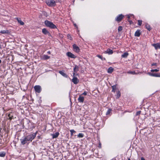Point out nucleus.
I'll return each mask as SVG.
<instances>
[{
  "instance_id": "obj_1",
  "label": "nucleus",
  "mask_w": 160,
  "mask_h": 160,
  "mask_svg": "<svg viewBox=\"0 0 160 160\" xmlns=\"http://www.w3.org/2000/svg\"><path fill=\"white\" fill-rule=\"evenodd\" d=\"M37 134V132L35 133H31L28 135L26 136V137L27 138V140H28V141L32 142L36 137Z\"/></svg>"
},
{
  "instance_id": "obj_23",
  "label": "nucleus",
  "mask_w": 160,
  "mask_h": 160,
  "mask_svg": "<svg viewBox=\"0 0 160 160\" xmlns=\"http://www.w3.org/2000/svg\"><path fill=\"white\" fill-rule=\"evenodd\" d=\"M112 111V110L110 108L108 109V111L106 112V115H110Z\"/></svg>"
},
{
  "instance_id": "obj_8",
  "label": "nucleus",
  "mask_w": 160,
  "mask_h": 160,
  "mask_svg": "<svg viewBox=\"0 0 160 160\" xmlns=\"http://www.w3.org/2000/svg\"><path fill=\"white\" fill-rule=\"evenodd\" d=\"M73 48L74 51L77 52H79L80 49L75 44H74L73 45Z\"/></svg>"
},
{
  "instance_id": "obj_42",
  "label": "nucleus",
  "mask_w": 160,
  "mask_h": 160,
  "mask_svg": "<svg viewBox=\"0 0 160 160\" xmlns=\"http://www.w3.org/2000/svg\"><path fill=\"white\" fill-rule=\"evenodd\" d=\"M48 54H50V51H48Z\"/></svg>"
},
{
  "instance_id": "obj_14",
  "label": "nucleus",
  "mask_w": 160,
  "mask_h": 160,
  "mask_svg": "<svg viewBox=\"0 0 160 160\" xmlns=\"http://www.w3.org/2000/svg\"><path fill=\"white\" fill-rule=\"evenodd\" d=\"M50 58V56H48L47 55H44L42 57V58L43 60H46Z\"/></svg>"
},
{
  "instance_id": "obj_27",
  "label": "nucleus",
  "mask_w": 160,
  "mask_h": 160,
  "mask_svg": "<svg viewBox=\"0 0 160 160\" xmlns=\"http://www.w3.org/2000/svg\"><path fill=\"white\" fill-rule=\"evenodd\" d=\"M0 32L2 33H8V30H2Z\"/></svg>"
},
{
  "instance_id": "obj_10",
  "label": "nucleus",
  "mask_w": 160,
  "mask_h": 160,
  "mask_svg": "<svg viewBox=\"0 0 160 160\" xmlns=\"http://www.w3.org/2000/svg\"><path fill=\"white\" fill-rule=\"evenodd\" d=\"M104 53H108L109 54H111L113 53V51L112 50L110 49H108L107 50L104 51Z\"/></svg>"
},
{
  "instance_id": "obj_18",
  "label": "nucleus",
  "mask_w": 160,
  "mask_h": 160,
  "mask_svg": "<svg viewBox=\"0 0 160 160\" xmlns=\"http://www.w3.org/2000/svg\"><path fill=\"white\" fill-rule=\"evenodd\" d=\"M113 71V68L112 67H109L108 70V73H111Z\"/></svg>"
},
{
  "instance_id": "obj_43",
  "label": "nucleus",
  "mask_w": 160,
  "mask_h": 160,
  "mask_svg": "<svg viewBox=\"0 0 160 160\" xmlns=\"http://www.w3.org/2000/svg\"><path fill=\"white\" fill-rule=\"evenodd\" d=\"M117 95L118 96H120V94L119 93H118L117 94Z\"/></svg>"
},
{
  "instance_id": "obj_39",
  "label": "nucleus",
  "mask_w": 160,
  "mask_h": 160,
  "mask_svg": "<svg viewBox=\"0 0 160 160\" xmlns=\"http://www.w3.org/2000/svg\"><path fill=\"white\" fill-rule=\"evenodd\" d=\"M141 160H145V159L143 158L142 157L141 158Z\"/></svg>"
},
{
  "instance_id": "obj_37",
  "label": "nucleus",
  "mask_w": 160,
  "mask_h": 160,
  "mask_svg": "<svg viewBox=\"0 0 160 160\" xmlns=\"http://www.w3.org/2000/svg\"><path fill=\"white\" fill-rule=\"evenodd\" d=\"M97 56V57H98L99 58H101V59H102V57L101 56H100V55H98Z\"/></svg>"
},
{
  "instance_id": "obj_44",
  "label": "nucleus",
  "mask_w": 160,
  "mask_h": 160,
  "mask_svg": "<svg viewBox=\"0 0 160 160\" xmlns=\"http://www.w3.org/2000/svg\"><path fill=\"white\" fill-rule=\"evenodd\" d=\"M120 28H121V30H122V27H121Z\"/></svg>"
},
{
  "instance_id": "obj_5",
  "label": "nucleus",
  "mask_w": 160,
  "mask_h": 160,
  "mask_svg": "<svg viewBox=\"0 0 160 160\" xmlns=\"http://www.w3.org/2000/svg\"><path fill=\"white\" fill-rule=\"evenodd\" d=\"M34 88L36 92L39 93L41 92V88L40 86L36 85L34 87Z\"/></svg>"
},
{
  "instance_id": "obj_41",
  "label": "nucleus",
  "mask_w": 160,
  "mask_h": 160,
  "mask_svg": "<svg viewBox=\"0 0 160 160\" xmlns=\"http://www.w3.org/2000/svg\"><path fill=\"white\" fill-rule=\"evenodd\" d=\"M115 86H114H114H112V87L113 89H114V88H115Z\"/></svg>"
},
{
  "instance_id": "obj_38",
  "label": "nucleus",
  "mask_w": 160,
  "mask_h": 160,
  "mask_svg": "<svg viewBox=\"0 0 160 160\" xmlns=\"http://www.w3.org/2000/svg\"><path fill=\"white\" fill-rule=\"evenodd\" d=\"M124 16L122 14H121V19L122 18H123Z\"/></svg>"
},
{
  "instance_id": "obj_3",
  "label": "nucleus",
  "mask_w": 160,
  "mask_h": 160,
  "mask_svg": "<svg viewBox=\"0 0 160 160\" xmlns=\"http://www.w3.org/2000/svg\"><path fill=\"white\" fill-rule=\"evenodd\" d=\"M79 70V67L77 65H75L73 71L74 72L73 73V78L72 80H78V78L77 77H76V75H77V74H76L77 72Z\"/></svg>"
},
{
  "instance_id": "obj_21",
  "label": "nucleus",
  "mask_w": 160,
  "mask_h": 160,
  "mask_svg": "<svg viewBox=\"0 0 160 160\" xmlns=\"http://www.w3.org/2000/svg\"><path fill=\"white\" fill-rule=\"evenodd\" d=\"M128 74H137V73L135 72V71H129L128 72Z\"/></svg>"
},
{
  "instance_id": "obj_35",
  "label": "nucleus",
  "mask_w": 160,
  "mask_h": 160,
  "mask_svg": "<svg viewBox=\"0 0 160 160\" xmlns=\"http://www.w3.org/2000/svg\"><path fill=\"white\" fill-rule=\"evenodd\" d=\"M157 64L156 63H153L152 64V66H157Z\"/></svg>"
},
{
  "instance_id": "obj_31",
  "label": "nucleus",
  "mask_w": 160,
  "mask_h": 160,
  "mask_svg": "<svg viewBox=\"0 0 160 160\" xmlns=\"http://www.w3.org/2000/svg\"><path fill=\"white\" fill-rule=\"evenodd\" d=\"M116 20L118 21H120V15H118Z\"/></svg>"
},
{
  "instance_id": "obj_46",
  "label": "nucleus",
  "mask_w": 160,
  "mask_h": 160,
  "mask_svg": "<svg viewBox=\"0 0 160 160\" xmlns=\"http://www.w3.org/2000/svg\"><path fill=\"white\" fill-rule=\"evenodd\" d=\"M132 22V21H130V24H131Z\"/></svg>"
},
{
  "instance_id": "obj_45",
  "label": "nucleus",
  "mask_w": 160,
  "mask_h": 160,
  "mask_svg": "<svg viewBox=\"0 0 160 160\" xmlns=\"http://www.w3.org/2000/svg\"><path fill=\"white\" fill-rule=\"evenodd\" d=\"M74 26H75V27H76L77 26V25H76V24H74Z\"/></svg>"
},
{
  "instance_id": "obj_47",
  "label": "nucleus",
  "mask_w": 160,
  "mask_h": 160,
  "mask_svg": "<svg viewBox=\"0 0 160 160\" xmlns=\"http://www.w3.org/2000/svg\"><path fill=\"white\" fill-rule=\"evenodd\" d=\"M1 60L0 59V63H1Z\"/></svg>"
},
{
  "instance_id": "obj_48",
  "label": "nucleus",
  "mask_w": 160,
  "mask_h": 160,
  "mask_svg": "<svg viewBox=\"0 0 160 160\" xmlns=\"http://www.w3.org/2000/svg\"><path fill=\"white\" fill-rule=\"evenodd\" d=\"M128 160H131L129 158V159H128Z\"/></svg>"
},
{
  "instance_id": "obj_15",
  "label": "nucleus",
  "mask_w": 160,
  "mask_h": 160,
  "mask_svg": "<svg viewBox=\"0 0 160 160\" xmlns=\"http://www.w3.org/2000/svg\"><path fill=\"white\" fill-rule=\"evenodd\" d=\"M42 32L45 34H50V33L46 28H43L42 29Z\"/></svg>"
},
{
  "instance_id": "obj_32",
  "label": "nucleus",
  "mask_w": 160,
  "mask_h": 160,
  "mask_svg": "<svg viewBox=\"0 0 160 160\" xmlns=\"http://www.w3.org/2000/svg\"><path fill=\"white\" fill-rule=\"evenodd\" d=\"M72 81L75 84H77L79 82V81Z\"/></svg>"
},
{
  "instance_id": "obj_24",
  "label": "nucleus",
  "mask_w": 160,
  "mask_h": 160,
  "mask_svg": "<svg viewBox=\"0 0 160 160\" xmlns=\"http://www.w3.org/2000/svg\"><path fill=\"white\" fill-rule=\"evenodd\" d=\"M6 155V153L4 152H2L0 153V157H4Z\"/></svg>"
},
{
  "instance_id": "obj_30",
  "label": "nucleus",
  "mask_w": 160,
  "mask_h": 160,
  "mask_svg": "<svg viewBox=\"0 0 160 160\" xmlns=\"http://www.w3.org/2000/svg\"><path fill=\"white\" fill-rule=\"evenodd\" d=\"M138 25L140 26L142 24V21L141 20H138Z\"/></svg>"
},
{
  "instance_id": "obj_16",
  "label": "nucleus",
  "mask_w": 160,
  "mask_h": 160,
  "mask_svg": "<svg viewBox=\"0 0 160 160\" xmlns=\"http://www.w3.org/2000/svg\"><path fill=\"white\" fill-rule=\"evenodd\" d=\"M59 135V133L58 132H56L54 134H52V138H57Z\"/></svg>"
},
{
  "instance_id": "obj_19",
  "label": "nucleus",
  "mask_w": 160,
  "mask_h": 160,
  "mask_svg": "<svg viewBox=\"0 0 160 160\" xmlns=\"http://www.w3.org/2000/svg\"><path fill=\"white\" fill-rule=\"evenodd\" d=\"M13 113L12 112H11L8 115V117H9V119L11 120V119H13Z\"/></svg>"
},
{
  "instance_id": "obj_6",
  "label": "nucleus",
  "mask_w": 160,
  "mask_h": 160,
  "mask_svg": "<svg viewBox=\"0 0 160 160\" xmlns=\"http://www.w3.org/2000/svg\"><path fill=\"white\" fill-rule=\"evenodd\" d=\"M20 141L21 142V144L22 145H24L27 142H28V140H27V138L26 137H25L22 139H20Z\"/></svg>"
},
{
  "instance_id": "obj_33",
  "label": "nucleus",
  "mask_w": 160,
  "mask_h": 160,
  "mask_svg": "<svg viewBox=\"0 0 160 160\" xmlns=\"http://www.w3.org/2000/svg\"><path fill=\"white\" fill-rule=\"evenodd\" d=\"M141 112V111H138L136 113V115H137V116L139 115L140 114Z\"/></svg>"
},
{
  "instance_id": "obj_26",
  "label": "nucleus",
  "mask_w": 160,
  "mask_h": 160,
  "mask_svg": "<svg viewBox=\"0 0 160 160\" xmlns=\"http://www.w3.org/2000/svg\"><path fill=\"white\" fill-rule=\"evenodd\" d=\"M78 137L79 138H83L84 136V135L82 133H79L78 135Z\"/></svg>"
},
{
  "instance_id": "obj_12",
  "label": "nucleus",
  "mask_w": 160,
  "mask_h": 160,
  "mask_svg": "<svg viewBox=\"0 0 160 160\" xmlns=\"http://www.w3.org/2000/svg\"><path fill=\"white\" fill-rule=\"evenodd\" d=\"M59 72L62 75V76H63L64 77H67V74L64 72V71L63 70L62 71H59Z\"/></svg>"
},
{
  "instance_id": "obj_36",
  "label": "nucleus",
  "mask_w": 160,
  "mask_h": 160,
  "mask_svg": "<svg viewBox=\"0 0 160 160\" xmlns=\"http://www.w3.org/2000/svg\"><path fill=\"white\" fill-rule=\"evenodd\" d=\"M87 94V92L86 91L83 93L81 95H86Z\"/></svg>"
},
{
  "instance_id": "obj_29",
  "label": "nucleus",
  "mask_w": 160,
  "mask_h": 160,
  "mask_svg": "<svg viewBox=\"0 0 160 160\" xmlns=\"http://www.w3.org/2000/svg\"><path fill=\"white\" fill-rule=\"evenodd\" d=\"M70 132H71V135H72L73 133H75V132H76L75 131V130H73V129L70 130Z\"/></svg>"
},
{
  "instance_id": "obj_13",
  "label": "nucleus",
  "mask_w": 160,
  "mask_h": 160,
  "mask_svg": "<svg viewBox=\"0 0 160 160\" xmlns=\"http://www.w3.org/2000/svg\"><path fill=\"white\" fill-rule=\"evenodd\" d=\"M141 34V32H140V30H138L135 32V36L137 37H139Z\"/></svg>"
},
{
  "instance_id": "obj_25",
  "label": "nucleus",
  "mask_w": 160,
  "mask_h": 160,
  "mask_svg": "<svg viewBox=\"0 0 160 160\" xmlns=\"http://www.w3.org/2000/svg\"><path fill=\"white\" fill-rule=\"evenodd\" d=\"M146 28L149 31H150L151 29L150 26L147 23L146 24Z\"/></svg>"
},
{
  "instance_id": "obj_34",
  "label": "nucleus",
  "mask_w": 160,
  "mask_h": 160,
  "mask_svg": "<svg viewBox=\"0 0 160 160\" xmlns=\"http://www.w3.org/2000/svg\"><path fill=\"white\" fill-rule=\"evenodd\" d=\"M67 36L68 39H69L70 40H72V37L70 35L68 34Z\"/></svg>"
},
{
  "instance_id": "obj_20",
  "label": "nucleus",
  "mask_w": 160,
  "mask_h": 160,
  "mask_svg": "<svg viewBox=\"0 0 160 160\" xmlns=\"http://www.w3.org/2000/svg\"><path fill=\"white\" fill-rule=\"evenodd\" d=\"M150 75L156 77H160V73H155V74H153L152 73L151 74H150Z\"/></svg>"
},
{
  "instance_id": "obj_11",
  "label": "nucleus",
  "mask_w": 160,
  "mask_h": 160,
  "mask_svg": "<svg viewBox=\"0 0 160 160\" xmlns=\"http://www.w3.org/2000/svg\"><path fill=\"white\" fill-rule=\"evenodd\" d=\"M78 101L80 102H83L84 100V98L81 96V95L78 98Z\"/></svg>"
},
{
  "instance_id": "obj_9",
  "label": "nucleus",
  "mask_w": 160,
  "mask_h": 160,
  "mask_svg": "<svg viewBox=\"0 0 160 160\" xmlns=\"http://www.w3.org/2000/svg\"><path fill=\"white\" fill-rule=\"evenodd\" d=\"M152 46L154 47L156 49H160V43H156L153 44H152Z\"/></svg>"
},
{
  "instance_id": "obj_40",
  "label": "nucleus",
  "mask_w": 160,
  "mask_h": 160,
  "mask_svg": "<svg viewBox=\"0 0 160 160\" xmlns=\"http://www.w3.org/2000/svg\"><path fill=\"white\" fill-rule=\"evenodd\" d=\"M118 29L119 31H120V26L118 27Z\"/></svg>"
},
{
  "instance_id": "obj_7",
  "label": "nucleus",
  "mask_w": 160,
  "mask_h": 160,
  "mask_svg": "<svg viewBox=\"0 0 160 160\" xmlns=\"http://www.w3.org/2000/svg\"><path fill=\"white\" fill-rule=\"evenodd\" d=\"M67 55L71 58H76V57L75 56L74 54L70 52H68L66 53Z\"/></svg>"
},
{
  "instance_id": "obj_17",
  "label": "nucleus",
  "mask_w": 160,
  "mask_h": 160,
  "mask_svg": "<svg viewBox=\"0 0 160 160\" xmlns=\"http://www.w3.org/2000/svg\"><path fill=\"white\" fill-rule=\"evenodd\" d=\"M17 20L18 21V22L21 25H23L24 24V23L22 21V20L20 18H17Z\"/></svg>"
},
{
  "instance_id": "obj_4",
  "label": "nucleus",
  "mask_w": 160,
  "mask_h": 160,
  "mask_svg": "<svg viewBox=\"0 0 160 160\" xmlns=\"http://www.w3.org/2000/svg\"><path fill=\"white\" fill-rule=\"evenodd\" d=\"M47 4L49 6L52 7L56 5L55 1L54 0H48L46 1Z\"/></svg>"
},
{
  "instance_id": "obj_2",
  "label": "nucleus",
  "mask_w": 160,
  "mask_h": 160,
  "mask_svg": "<svg viewBox=\"0 0 160 160\" xmlns=\"http://www.w3.org/2000/svg\"><path fill=\"white\" fill-rule=\"evenodd\" d=\"M44 22L45 25L47 27L53 29L56 28V26L52 22L46 20Z\"/></svg>"
},
{
  "instance_id": "obj_22",
  "label": "nucleus",
  "mask_w": 160,
  "mask_h": 160,
  "mask_svg": "<svg viewBox=\"0 0 160 160\" xmlns=\"http://www.w3.org/2000/svg\"><path fill=\"white\" fill-rule=\"evenodd\" d=\"M128 53L127 52H125L122 55V58H126L128 56Z\"/></svg>"
},
{
  "instance_id": "obj_28",
  "label": "nucleus",
  "mask_w": 160,
  "mask_h": 160,
  "mask_svg": "<svg viewBox=\"0 0 160 160\" xmlns=\"http://www.w3.org/2000/svg\"><path fill=\"white\" fill-rule=\"evenodd\" d=\"M159 68H158V69H152L151 70V72H158L159 70Z\"/></svg>"
}]
</instances>
